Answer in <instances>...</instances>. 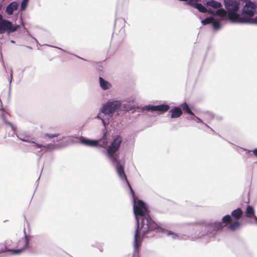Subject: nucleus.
<instances>
[{
    "label": "nucleus",
    "instance_id": "f257e3e1",
    "mask_svg": "<svg viewBox=\"0 0 257 257\" xmlns=\"http://www.w3.org/2000/svg\"><path fill=\"white\" fill-rule=\"evenodd\" d=\"M137 228L135 234L134 252L132 257H139V252L141 246L142 241L144 236L148 237V234L153 231L163 232L167 235H171L172 238L176 239L178 235L173 232L166 230L160 227L149 215L137 221Z\"/></svg>",
    "mask_w": 257,
    "mask_h": 257
},
{
    "label": "nucleus",
    "instance_id": "f03ea898",
    "mask_svg": "<svg viewBox=\"0 0 257 257\" xmlns=\"http://www.w3.org/2000/svg\"><path fill=\"white\" fill-rule=\"evenodd\" d=\"M221 220V222H215L207 225L206 228L208 233L214 234L217 231L225 226H227V229L230 230L235 231L240 226V223L238 221H234L232 222V219L230 215L224 216Z\"/></svg>",
    "mask_w": 257,
    "mask_h": 257
},
{
    "label": "nucleus",
    "instance_id": "7ed1b4c3",
    "mask_svg": "<svg viewBox=\"0 0 257 257\" xmlns=\"http://www.w3.org/2000/svg\"><path fill=\"white\" fill-rule=\"evenodd\" d=\"M224 3L228 12V18L232 22L240 23L242 17L236 13L239 10V3L236 0H224Z\"/></svg>",
    "mask_w": 257,
    "mask_h": 257
},
{
    "label": "nucleus",
    "instance_id": "20e7f679",
    "mask_svg": "<svg viewBox=\"0 0 257 257\" xmlns=\"http://www.w3.org/2000/svg\"><path fill=\"white\" fill-rule=\"evenodd\" d=\"M134 198V212L136 216V220H140L141 218L145 217L149 215V211L145 203L141 200H138L135 194H132Z\"/></svg>",
    "mask_w": 257,
    "mask_h": 257
},
{
    "label": "nucleus",
    "instance_id": "39448f33",
    "mask_svg": "<svg viewBox=\"0 0 257 257\" xmlns=\"http://www.w3.org/2000/svg\"><path fill=\"white\" fill-rule=\"evenodd\" d=\"M121 104V102L118 100H108L102 106L101 112L104 115L111 117L115 112L119 110Z\"/></svg>",
    "mask_w": 257,
    "mask_h": 257
},
{
    "label": "nucleus",
    "instance_id": "423d86ee",
    "mask_svg": "<svg viewBox=\"0 0 257 257\" xmlns=\"http://www.w3.org/2000/svg\"><path fill=\"white\" fill-rule=\"evenodd\" d=\"M122 142L120 136H117L107 149V155L109 158H112L114 154L118 150Z\"/></svg>",
    "mask_w": 257,
    "mask_h": 257
},
{
    "label": "nucleus",
    "instance_id": "0eeeda50",
    "mask_svg": "<svg viewBox=\"0 0 257 257\" xmlns=\"http://www.w3.org/2000/svg\"><path fill=\"white\" fill-rule=\"evenodd\" d=\"M19 27V25L13 26L12 23L7 20H2L0 21V34L7 32L8 34L16 31Z\"/></svg>",
    "mask_w": 257,
    "mask_h": 257
},
{
    "label": "nucleus",
    "instance_id": "6e6552de",
    "mask_svg": "<svg viewBox=\"0 0 257 257\" xmlns=\"http://www.w3.org/2000/svg\"><path fill=\"white\" fill-rule=\"evenodd\" d=\"M256 6L255 4L248 1L242 9V16L241 17L251 18L255 12Z\"/></svg>",
    "mask_w": 257,
    "mask_h": 257
},
{
    "label": "nucleus",
    "instance_id": "1a4fd4ad",
    "mask_svg": "<svg viewBox=\"0 0 257 257\" xmlns=\"http://www.w3.org/2000/svg\"><path fill=\"white\" fill-rule=\"evenodd\" d=\"M146 110L152 111H158L160 113L167 112L170 109V106L168 104H161L159 105H148L145 107Z\"/></svg>",
    "mask_w": 257,
    "mask_h": 257
},
{
    "label": "nucleus",
    "instance_id": "9d476101",
    "mask_svg": "<svg viewBox=\"0 0 257 257\" xmlns=\"http://www.w3.org/2000/svg\"><path fill=\"white\" fill-rule=\"evenodd\" d=\"M19 243H22L23 244V246L22 248L16 249L7 250V247H5L3 250H2V252L9 251H11L13 254H19L21 253L28 246V239L27 236H25L24 238L20 240Z\"/></svg>",
    "mask_w": 257,
    "mask_h": 257
},
{
    "label": "nucleus",
    "instance_id": "9b49d317",
    "mask_svg": "<svg viewBox=\"0 0 257 257\" xmlns=\"http://www.w3.org/2000/svg\"><path fill=\"white\" fill-rule=\"evenodd\" d=\"M116 172H117L119 177L122 180H124L125 181V182H126L127 184L128 185V186L131 190V193L134 195V191L133 190L128 181L127 179L126 176L125 175L123 166L120 165V164H118L116 166Z\"/></svg>",
    "mask_w": 257,
    "mask_h": 257
},
{
    "label": "nucleus",
    "instance_id": "f8f14e48",
    "mask_svg": "<svg viewBox=\"0 0 257 257\" xmlns=\"http://www.w3.org/2000/svg\"><path fill=\"white\" fill-rule=\"evenodd\" d=\"M242 215H243L242 210L240 208H238L233 210L231 212V215H230V216H231V218L232 217L234 219H235V221H239L238 220L242 217Z\"/></svg>",
    "mask_w": 257,
    "mask_h": 257
},
{
    "label": "nucleus",
    "instance_id": "ddd939ff",
    "mask_svg": "<svg viewBox=\"0 0 257 257\" xmlns=\"http://www.w3.org/2000/svg\"><path fill=\"white\" fill-rule=\"evenodd\" d=\"M80 142L82 144L91 147H95L97 146L98 145V141L95 140H91L89 139H84V138H82L80 139Z\"/></svg>",
    "mask_w": 257,
    "mask_h": 257
},
{
    "label": "nucleus",
    "instance_id": "4468645a",
    "mask_svg": "<svg viewBox=\"0 0 257 257\" xmlns=\"http://www.w3.org/2000/svg\"><path fill=\"white\" fill-rule=\"evenodd\" d=\"M171 118H178L182 114V111L179 107H175L172 108L170 111Z\"/></svg>",
    "mask_w": 257,
    "mask_h": 257
},
{
    "label": "nucleus",
    "instance_id": "2eb2a0df",
    "mask_svg": "<svg viewBox=\"0 0 257 257\" xmlns=\"http://www.w3.org/2000/svg\"><path fill=\"white\" fill-rule=\"evenodd\" d=\"M18 4L17 2H13L10 4L6 8V12L9 15L13 14L14 11L16 10L18 8Z\"/></svg>",
    "mask_w": 257,
    "mask_h": 257
},
{
    "label": "nucleus",
    "instance_id": "dca6fc26",
    "mask_svg": "<svg viewBox=\"0 0 257 257\" xmlns=\"http://www.w3.org/2000/svg\"><path fill=\"white\" fill-rule=\"evenodd\" d=\"M99 79V83H100V87L103 90H107V89H109L111 87V84L109 82H108V81L105 80L101 77H100Z\"/></svg>",
    "mask_w": 257,
    "mask_h": 257
},
{
    "label": "nucleus",
    "instance_id": "f3484780",
    "mask_svg": "<svg viewBox=\"0 0 257 257\" xmlns=\"http://www.w3.org/2000/svg\"><path fill=\"white\" fill-rule=\"evenodd\" d=\"M245 216L248 218H252L255 215L254 210L251 206H247L245 211Z\"/></svg>",
    "mask_w": 257,
    "mask_h": 257
},
{
    "label": "nucleus",
    "instance_id": "a211bd4d",
    "mask_svg": "<svg viewBox=\"0 0 257 257\" xmlns=\"http://www.w3.org/2000/svg\"><path fill=\"white\" fill-rule=\"evenodd\" d=\"M240 23H249L257 24V16L254 18L242 17L240 20Z\"/></svg>",
    "mask_w": 257,
    "mask_h": 257
},
{
    "label": "nucleus",
    "instance_id": "6ab92c4d",
    "mask_svg": "<svg viewBox=\"0 0 257 257\" xmlns=\"http://www.w3.org/2000/svg\"><path fill=\"white\" fill-rule=\"evenodd\" d=\"M206 5L207 6L211 7L215 9H219L222 6V5L220 3L211 0L207 2Z\"/></svg>",
    "mask_w": 257,
    "mask_h": 257
},
{
    "label": "nucleus",
    "instance_id": "aec40b11",
    "mask_svg": "<svg viewBox=\"0 0 257 257\" xmlns=\"http://www.w3.org/2000/svg\"><path fill=\"white\" fill-rule=\"evenodd\" d=\"M99 142V144H98V146L102 148H105L106 147L108 141L106 134L103 135L102 139H100Z\"/></svg>",
    "mask_w": 257,
    "mask_h": 257
},
{
    "label": "nucleus",
    "instance_id": "412c9836",
    "mask_svg": "<svg viewBox=\"0 0 257 257\" xmlns=\"http://www.w3.org/2000/svg\"><path fill=\"white\" fill-rule=\"evenodd\" d=\"M180 106H181V107H180L181 109L182 108L186 113H187L191 115H194V113L190 109L188 105L187 104L186 102H184V103L181 104Z\"/></svg>",
    "mask_w": 257,
    "mask_h": 257
},
{
    "label": "nucleus",
    "instance_id": "4be33fe9",
    "mask_svg": "<svg viewBox=\"0 0 257 257\" xmlns=\"http://www.w3.org/2000/svg\"><path fill=\"white\" fill-rule=\"evenodd\" d=\"M215 15L218 16L222 18H225L226 17H228V14L227 13V12L223 9H219L217 10L215 13Z\"/></svg>",
    "mask_w": 257,
    "mask_h": 257
},
{
    "label": "nucleus",
    "instance_id": "5701e85b",
    "mask_svg": "<svg viewBox=\"0 0 257 257\" xmlns=\"http://www.w3.org/2000/svg\"><path fill=\"white\" fill-rule=\"evenodd\" d=\"M19 138L20 140L23 142L30 143L32 142V138L30 136L28 135H24L23 134H21L19 135Z\"/></svg>",
    "mask_w": 257,
    "mask_h": 257
},
{
    "label": "nucleus",
    "instance_id": "b1692460",
    "mask_svg": "<svg viewBox=\"0 0 257 257\" xmlns=\"http://www.w3.org/2000/svg\"><path fill=\"white\" fill-rule=\"evenodd\" d=\"M195 8L197 9L200 12L203 13H205L207 12V9L205 7H204L200 3H198L197 4H196Z\"/></svg>",
    "mask_w": 257,
    "mask_h": 257
},
{
    "label": "nucleus",
    "instance_id": "393cba45",
    "mask_svg": "<svg viewBox=\"0 0 257 257\" xmlns=\"http://www.w3.org/2000/svg\"><path fill=\"white\" fill-rule=\"evenodd\" d=\"M213 20H214V19L212 17H208V18H206L204 19V20H203L201 21V23H202V25H206L212 23V22H213Z\"/></svg>",
    "mask_w": 257,
    "mask_h": 257
},
{
    "label": "nucleus",
    "instance_id": "a878e982",
    "mask_svg": "<svg viewBox=\"0 0 257 257\" xmlns=\"http://www.w3.org/2000/svg\"><path fill=\"white\" fill-rule=\"evenodd\" d=\"M184 2H186V5L191 6L193 8H195V6L198 4L197 3V0H186Z\"/></svg>",
    "mask_w": 257,
    "mask_h": 257
},
{
    "label": "nucleus",
    "instance_id": "bb28decb",
    "mask_svg": "<svg viewBox=\"0 0 257 257\" xmlns=\"http://www.w3.org/2000/svg\"><path fill=\"white\" fill-rule=\"evenodd\" d=\"M30 143L33 144L34 146L37 148H49V145H48V144L46 145L39 144L35 142L32 141V142H30Z\"/></svg>",
    "mask_w": 257,
    "mask_h": 257
},
{
    "label": "nucleus",
    "instance_id": "cd10ccee",
    "mask_svg": "<svg viewBox=\"0 0 257 257\" xmlns=\"http://www.w3.org/2000/svg\"><path fill=\"white\" fill-rule=\"evenodd\" d=\"M212 24L213 28H214L216 30L219 29L220 27V23L219 21L213 20V22H212Z\"/></svg>",
    "mask_w": 257,
    "mask_h": 257
},
{
    "label": "nucleus",
    "instance_id": "c85d7f7f",
    "mask_svg": "<svg viewBox=\"0 0 257 257\" xmlns=\"http://www.w3.org/2000/svg\"><path fill=\"white\" fill-rule=\"evenodd\" d=\"M29 0H23L21 5V10L24 11L27 7V3Z\"/></svg>",
    "mask_w": 257,
    "mask_h": 257
},
{
    "label": "nucleus",
    "instance_id": "c756f323",
    "mask_svg": "<svg viewBox=\"0 0 257 257\" xmlns=\"http://www.w3.org/2000/svg\"><path fill=\"white\" fill-rule=\"evenodd\" d=\"M59 136V134H45L44 135L45 138H53L55 137H57Z\"/></svg>",
    "mask_w": 257,
    "mask_h": 257
},
{
    "label": "nucleus",
    "instance_id": "7c9ffc66",
    "mask_svg": "<svg viewBox=\"0 0 257 257\" xmlns=\"http://www.w3.org/2000/svg\"><path fill=\"white\" fill-rule=\"evenodd\" d=\"M4 122L6 124H9L11 126V127L12 128V129L13 131H15L16 130V128H15V126L11 122L7 121L6 119H4Z\"/></svg>",
    "mask_w": 257,
    "mask_h": 257
},
{
    "label": "nucleus",
    "instance_id": "2f4dec72",
    "mask_svg": "<svg viewBox=\"0 0 257 257\" xmlns=\"http://www.w3.org/2000/svg\"><path fill=\"white\" fill-rule=\"evenodd\" d=\"M110 158L112 159L113 164H114L118 163L117 159L115 157H114V155L113 156L112 158Z\"/></svg>",
    "mask_w": 257,
    "mask_h": 257
},
{
    "label": "nucleus",
    "instance_id": "473e14b6",
    "mask_svg": "<svg viewBox=\"0 0 257 257\" xmlns=\"http://www.w3.org/2000/svg\"><path fill=\"white\" fill-rule=\"evenodd\" d=\"M252 152H253V155L257 157V148L254 149L253 151H252Z\"/></svg>",
    "mask_w": 257,
    "mask_h": 257
},
{
    "label": "nucleus",
    "instance_id": "72a5a7b5",
    "mask_svg": "<svg viewBox=\"0 0 257 257\" xmlns=\"http://www.w3.org/2000/svg\"><path fill=\"white\" fill-rule=\"evenodd\" d=\"M207 12H208L211 15H215V13H214V12L211 10H207Z\"/></svg>",
    "mask_w": 257,
    "mask_h": 257
},
{
    "label": "nucleus",
    "instance_id": "f704fd0d",
    "mask_svg": "<svg viewBox=\"0 0 257 257\" xmlns=\"http://www.w3.org/2000/svg\"><path fill=\"white\" fill-rule=\"evenodd\" d=\"M252 218H253L255 221L257 222V217L254 215Z\"/></svg>",
    "mask_w": 257,
    "mask_h": 257
},
{
    "label": "nucleus",
    "instance_id": "c9c22d12",
    "mask_svg": "<svg viewBox=\"0 0 257 257\" xmlns=\"http://www.w3.org/2000/svg\"><path fill=\"white\" fill-rule=\"evenodd\" d=\"M102 122L104 124V125H105V121L103 119H102Z\"/></svg>",
    "mask_w": 257,
    "mask_h": 257
},
{
    "label": "nucleus",
    "instance_id": "e433bc0d",
    "mask_svg": "<svg viewBox=\"0 0 257 257\" xmlns=\"http://www.w3.org/2000/svg\"><path fill=\"white\" fill-rule=\"evenodd\" d=\"M198 118V120H199L200 122H202V120H201L200 118Z\"/></svg>",
    "mask_w": 257,
    "mask_h": 257
}]
</instances>
